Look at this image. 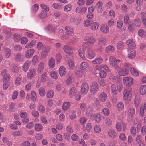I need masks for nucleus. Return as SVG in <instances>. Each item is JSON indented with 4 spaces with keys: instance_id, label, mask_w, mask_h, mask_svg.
Returning <instances> with one entry per match:
<instances>
[{
    "instance_id": "f257e3e1",
    "label": "nucleus",
    "mask_w": 146,
    "mask_h": 146,
    "mask_svg": "<svg viewBox=\"0 0 146 146\" xmlns=\"http://www.w3.org/2000/svg\"><path fill=\"white\" fill-rule=\"evenodd\" d=\"M132 94L131 89H124L123 94V99L126 102H129L130 100Z\"/></svg>"
},
{
    "instance_id": "f03ea898",
    "label": "nucleus",
    "mask_w": 146,
    "mask_h": 146,
    "mask_svg": "<svg viewBox=\"0 0 146 146\" xmlns=\"http://www.w3.org/2000/svg\"><path fill=\"white\" fill-rule=\"evenodd\" d=\"M123 82L124 85L128 87L131 86L133 83V78L130 77H124L123 79Z\"/></svg>"
},
{
    "instance_id": "7ed1b4c3",
    "label": "nucleus",
    "mask_w": 146,
    "mask_h": 146,
    "mask_svg": "<svg viewBox=\"0 0 146 146\" xmlns=\"http://www.w3.org/2000/svg\"><path fill=\"white\" fill-rule=\"evenodd\" d=\"M86 56L88 59H92L95 57L96 54L92 48H89L87 49L86 50Z\"/></svg>"
},
{
    "instance_id": "20e7f679",
    "label": "nucleus",
    "mask_w": 146,
    "mask_h": 146,
    "mask_svg": "<svg viewBox=\"0 0 146 146\" xmlns=\"http://www.w3.org/2000/svg\"><path fill=\"white\" fill-rule=\"evenodd\" d=\"M99 90V86L98 83L96 82H93L90 86V91L92 94H95Z\"/></svg>"
},
{
    "instance_id": "39448f33",
    "label": "nucleus",
    "mask_w": 146,
    "mask_h": 146,
    "mask_svg": "<svg viewBox=\"0 0 146 146\" xmlns=\"http://www.w3.org/2000/svg\"><path fill=\"white\" fill-rule=\"evenodd\" d=\"M89 86L86 83H83L81 86L80 92L83 95H86L88 91Z\"/></svg>"
},
{
    "instance_id": "423d86ee",
    "label": "nucleus",
    "mask_w": 146,
    "mask_h": 146,
    "mask_svg": "<svg viewBox=\"0 0 146 146\" xmlns=\"http://www.w3.org/2000/svg\"><path fill=\"white\" fill-rule=\"evenodd\" d=\"M110 64L112 66L117 69L119 67V66L116 62V59L113 56H111L109 58Z\"/></svg>"
},
{
    "instance_id": "0eeeda50",
    "label": "nucleus",
    "mask_w": 146,
    "mask_h": 146,
    "mask_svg": "<svg viewBox=\"0 0 146 146\" xmlns=\"http://www.w3.org/2000/svg\"><path fill=\"white\" fill-rule=\"evenodd\" d=\"M7 71L5 69H4L2 71L1 75L3 76V82H6L8 81L10 79V76L9 75L7 74Z\"/></svg>"
},
{
    "instance_id": "6e6552de",
    "label": "nucleus",
    "mask_w": 146,
    "mask_h": 146,
    "mask_svg": "<svg viewBox=\"0 0 146 146\" xmlns=\"http://www.w3.org/2000/svg\"><path fill=\"white\" fill-rule=\"evenodd\" d=\"M81 19L82 18L80 17H71L70 19V21L71 23L74 25H77L80 24Z\"/></svg>"
},
{
    "instance_id": "1a4fd4ad",
    "label": "nucleus",
    "mask_w": 146,
    "mask_h": 146,
    "mask_svg": "<svg viewBox=\"0 0 146 146\" xmlns=\"http://www.w3.org/2000/svg\"><path fill=\"white\" fill-rule=\"evenodd\" d=\"M84 40L87 43L91 44H94L96 41L95 38L91 36H86L84 38Z\"/></svg>"
},
{
    "instance_id": "9d476101",
    "label": "nucleus",
    "mask_w": 146,
    "mask_h": 146,
    "mask_svg": "<svg viewBox=\"0 0 146 146\" xmlns=\"http://www.w3.org/2000/svg\"><path fill=\"white\" fill-rule=\"evenodd\" d=\"M65 29L66 33L68 36H72L74 35L73 29L71 27L68 26H66Z\"/></svg>"
},
{
    "instance_id": "9b49d317",
    "label": "nucleus",
    "mask_w": 146,
    "mask_h": 146,
    "mask_svg": "<svg viewBox=\"0 0 146 146\" xmlns=\"http://www.w3.org/2000/svg\"><path fill=\"white\" fill-rule=\"evenodd\" d=\"M80 67L81 70L86 72L87 71L88 69L89 68V65L87 62H83L81 63Z\"/></svg>"
},
{
    "instance_id": "f8f14e48",
    "label": "nucleus",
    "mask_w": 146,
    "mask_h": 146,
    "mask_svg": "<svg viewBox=\"0 0 146 146\" xmlns=\"http://www.w3.org/2000/svg\"><path fill=\"white\" fill-rule=\"evenodd\" d=\"M35 52V50L33 48H30L27 50L25 52V57L29 59L31 57Z\"/></svg>"
},
{
    "instance_id": "ddd939ff",
    "label": "nucleus",
    "mask_w": 146,
    "mask_h": 146,
    "mask_svg": "<svg viewBox=\"0 0 146 146\" xmlns=\"http://www.w3.org/2000/svg\"><path fill=\"white\" fill-rule=\"evenodd\" d=\"M36 70L35 69L30 70L27 74V77L29 79H31L34 77L36 74Z\"/></svg>"
},
{
    "instance_id": "4468645a",
    "label": "nucleus",
    "mask_w": 146,
    "mask_h": 146,
    "mask_svg": "<svg viewBox=\"0 0 146 146\" xmlns=\"http://www.w3.org/2000/svg\"><path fill=\"white\" fill-rule=\"evenodd\" d=\"M101 115L99 113L96 114H92L91 115L90 118L92 120H95L96 122L99 123L100 121Z\"/></svg>"
},
{
    "instance_id": "2eb2a0df",
    "label": "nucleus",
    "mask_w": 146,
    "mask_h": 146,
    "mask_svg": "<svg viewBox=\"0 0 146 146\" xmlns=\"http://www.w3.org/2000/svg\"><path fill=\"white\" fill-rule=\"evenodd\" d=\"M87 8L86 7H77L75 9V12L77 13H79L81 14H84L86 11Z\"/></svg>"
},
{
    "instance_id": "dca6fc26",
    "label": "nucleus",
    "mask_w": 146,
    "mask_h": 146,
    "mask_svg": "<svg viewBox=\"0 0 146 146\" xmlns=\"http://www.w3.org/2000/svg\"><path fill=\"white\" fill-rule=\"evenodd\" d=\"M63 49L64 52L67 54L72 55L73 53L71 48L67 45H64Z\"/></svg>"
},
{
    "instance_id": "f3484780",
    "label": "nucleus",
    "mask_w": 146,
    "mask_h": 146,
    "mask_svg": "<svg viewBox=\"0 0 146 146\" xmlns=\"http://www.w3.org/2000/svg\"><path fill=\"white\" fill-rule=\"evenodd\" d=\"M128 57L129 58L133 59L135 58L136 56V52L135 51L132 49H129L128 50Z\"/></svg>"
},
{
    "instance_id": "a211bd4d",
    "label": "nucleus",
    "mask_w": 146,
    "mask_h": 146,
    "mask_svg": "<svg viewBox=\"0 0 146 146\" xmlns=\"http://www.w3.org/2000/svg\"><path fill=\"white\" fill-rule=\"evenodd\" d=\"M44 66V64L43 62H41L38 64L37 70L38 73L41 74L43 71Z\"/></svg>"
},
{
    "instance_id": "6ab92c4d",
    "label": "nucleus",
    "mask_w": 146,
    "mask_h": 146,
    "mask_svg": "<svg viewBox=\"0 0 146 146\" xmlns=\"http://www.w3.org/2000/svg\"><path fill=\"white\" fill-rule=\"evenodd\" d=\"M127 113L129 116L132 117L135 114V109L133 107L129 108L127 110Z\"/></svg>"
},
{
    "instance_id": "aec40b11",
    "label": "nucleus",
    "mask_w": 146,
    "mask_h": 146,
    "mask_svg": "<svg viewBox=\"0 0 146 146\" xmlns=\"http://www.w3.org/2000/svg\"><path fill=\"white\" fill-rule=\"evenodd\" d=\"M107 97V94L104 92H102L99 95L98 98L101 101L104 102L106 100Z\"/></svg>"
},
{
    "instance_id": "412c9836",
    "label": "nucleus",
    "mask_w": 146,
    "mask_h": 146,
    "mask_svg": "<svg viewBox=\"0 0 146 146\" xmlns=\"http://www.w3.org/2000/svg\"><path fill=\"white\" fill-rule=\"evenodd\" d=\"M66 69L63 66H61L59 69V73L60 75L61 76H64L66 73Z\"/></svg>"
},
{
    "instance_id": "4be33fe9",
    "label": "nucleus",
    "mask_w": 146,
    "mask_h": 146,
    "mask_svg": "<svg viewBox=\"0 0 146 146\" xmlns=\"http://www.w3.org/2000/svg\"><path fill=\"white\" fill-rule=\"evenodd\" d=\"M78 53L79 56L81 58L84 60L86 59V57L84 55L85 51L84 48H80L78 50Z\"/></svg>"
},
{
    "instance_id": "5701e85b",
    "label": "nucleus",
    "mask_w": 146,
    "mask_h": 146,
    "mask_svg": "<svg viewBox=\"0 0 146 146\" xmlns=\"http://www.w3.org/2000/svg\"><path fill=\"white\" fill-rule=\"evenodd\" d=\"M100 31L103 33H106L109 32V29L107 25H102L100 27Z\"/></svg>"
},
{
    "instance_id": "b1692460",
    "label": "nucleus",
    "mask_w": 146,
    "mask_h": 146,
    "mask_svg": "<svg viewBox=\"0 0 146 146\" xmlns=\"http://www.w3.org/2000/svg\"><path fill=\"white\" fill-rule=\"evenodd\" d=\"M115 48L113 46L110 45L107 46L105 48V51L107 53H112L114 52Z\"/></svg>"
},
{
    "instance_id": "393cba45",
    "label": "nucleus",
    "mask_w": 146,
    "mask_h": 146,
    "mask_svg": "<svg viewBox=\"0 0 146 146\" xmlns=\"http://www.w3.org/2000/svg\"><path fill=\"white\" fill-rule=\"evenodd\" d=\"M129 73V70L127 68L123 69L120 68L118 72L119 75L122 76H125L127 75Z\"/></svg>"
},
{
    "instance_id": "a878e982",
    "label": "nucleus",
    "mask_w": 146,
    "mask_h": 146,
    "mask_svg": "<svg viewBox=\"0 0 146 146\" xmlns=\"http://www.w3.org/2000/svg\"><path fill=\"white\" fill-rule=\"evenodd\" d=\"M126 43L129 49L133 48L135 46V43L133 42L132 40L130 39L127 40Z\"/></svg>"
},
{
    "instance_id": "bb28decb",
    "label": "nucleus",
    "mask_w": 146,
    "mask_h": 146,
    "mask_svg": "<svg viewBox=\"0 0 146 146\" xmlns=\"http://www.w3.org/2000/svg\"><path fill=\"white\" fill-rule=\"evenodd\" d=\"M39 57L37 55H34L33 58L31 61L32 64L34 66L36 65L39 61Z\"/></svg>"
},
{
    "instance_id": "cd10ccee",
    "label": "nucleus",
    "mask_w": 146,
    "mask_h": 146,
    "mask_svg": "<svg viewBox=\"0 0 146 146\" xmlns=\"http://www.w3.org/2000/svg\"><path fill=\"white\" fill-rule=\"evenodd\" d=\"M102 58L100 56L98 57L92 61V63L94 64H98L102 63L103 61Z\"/></svg>"
},
{
    "instance_id": "c85d7f7f",
    "label": "nucleus",
    "mask_w": 146,
    "mask_h": 146,
    "mask_svg": "<svg viewBox=\"0 0 146 146\" xmlns=\"http://www.w3.org/2000/svg\"><path fill=\"white\" fill-rule=\"evenodd\" d=\"M124 108V104L123 103L120 102L117 103L116 105V109L119 111L123 110Z\"/></svg>"
},
{
    "instance_id": "c756f323",
    "label": "nucleus",
    "mask_w": 146,
    "mask_h": 146,
    "mask_svg": "<svg viewBox=\"0 0 146 146\" xmlns=\"http://www.w3.org/2000/svg\"><path fill=\"white\" fill-rule=\"evenodd\" d=\"M30 64V62L27 60L24 63L23 67V70L25 72L27 71L29 68Z\"/></svg>"
},
{
    "instance_id": "7c9ffc66",
    "label": "nucleus",
    "mask_w": 146,
    "mask_h": 146,
    "mask_svg": "<svg viewBox=\"0 0 146 146\" xmlns=\"http://www.w3.org/2000/svg\"><path fill=\"white\" fill-rule=\"evenodd\" d=\"M109 136L111 137H115L117 135V134L115 131L113 129H110L108 133Z\"/></svg>"
},
{
    "instance_id": "2f4dec72",
    "label": "nucleus",
    "mask_w": 146,
    "mask_h": 146,
    "mask_svg": "<svg viewBox=\"0 0 146 146\" xmlns=\"http://www.w3.org/2000/svg\"><path fill=\"white\" fill-rule=\"evenodd\" d=\"M48 65L50 68H53L55 64V60L52 57H51L49 59L48 62Z\"/></svg>"
},
{
    "instance_id": "473e14b6",
    "label": "nucleus",
    "mask_w": 146,
    "mask_h": 146,
    "mask_svg": "<svg viewBox=\"0 0 146 146\" xmlns=\"http://www.w3.org/2000/svg\"><path fill=\"white\" fill-rule=\"evenodd\" d=\"M140 102V98L138 95H136L134 99V104L136 107L139 106Z\"/></svg>"
},
{
    "instance_id": "72a5a7b5",
    "label": "nucleus",
    "mask_w": 146,
    "mask_h": 146,
    "mask_svg": "<svg viewBox=\"0 0 146 146\" xmlns=\"http://www.w3.org/2000/svg\"><path fill=\"white\" fill-rule=\"evenodd\" d=\"M138 35L142 38L145 37L146 36V32L143 29H140L138 33Z\"/></svg>"
},
{
    "instance_id": "f704fd0d",
    "label": "nucleus",
    "mask_w": 146,
    "mask_h": 146,
    "mask_svg": "<svg viewBox=\"0 0 146 146\" xmlns=\"http://www.w3.org/2000/svg\"><path fill=\"white\" fill-rule=\"evenodd\" d=\"M68 65L71 70L73 69L75 66L74 61L71 59L69 60L68 62Z\"/></svg>"
},
{
    "instance_id": "c9c22d12",
    "label": "nucleus",
    "mask_w": 146,
    "mask_h": 146,
    "mask_svg": "<svg viewBox=\"0 0 146 146\" xmlns=\"http://www.w3.org/2000/svg\"><path fill=\"white\" fill-rule=\"evenodd\" d=\"M77 93V90L76 88L74 87H72L69 91V95L70 97H73Z\"/></svg>"
},
{
    "instance_id": "e433bc0d",
    "label": "nucleus",
    "mask_w": 146,
    "mask_h": 146,
    "mask_svg": "<svg viewBox=\"0 0 146 146\" xmlns=\"http://www.w3.org/2000/svg\"><path fill=\"white\" fill-rule=\"evenodd\" d=\"M56 27L54 25L49 24L46 28L47 30L51 32H54L55 31Z\"/></svg>"
},
{
    "instance_id": "4c0bfd02",
    "label": "nucleus",
    "mask_w": 146,
    "mask_h": 146,
    "mask_svg": "<svg viewBox=\"0 0 146 146\" xmlns=\"http://www.w3.org/2000/svg\"><path fill=\"white\" fill-rule=\"evenodd\" d=\"M31 100L33 102L36 101L37 99V96L36 92L34 91L31 92Z\"/></svg>"
},
{
    "instance_id": "58836bf2",
    "label": "nucleus",
    "mask_w": 146,
    "mask_h": 146,
    "mask_svg": "<svg viewBox=\"0 0 146 146\" xmlns=\"http://www.w3.org/2000/svg\"><path fill=\"white\" fill-rule=\"evenodd\" d=\"M36 43V41L35 40H32L30 42L28 43L25 46L26 48H29L32 47Z\"/></svg>"
},
{
    "instance_id": "ea45409f",
    "label": "nucleus",
    "mask_w": 146,
    "mask_h": 146,
    "mask_svg": "<svg viewBox=\"0 0 146 146\" xmlns=\"http://www.w3.org/2000/svg\"><path fill=\"white\" fill-rule=\"evenodd\" d=\"M99 26L98 23L97 22L93 23L90 26V29L93 31L96 30Z\"/></svg>"
},
{
    "instance_id": "a19ab883",
    "label": "nucleus",
    "mask_w": 146,
    "mask_h": 146,
    "mask_svg": "<svg viewBox=\"0 0 146 146\" xmlns=\"http://www.w3.org/2000/svg\"><path fill=\"white\" fill-rule=\"evenodd\" d=\"M140 94L142 95H143L146 93V85H143L141 86L140 89Z\"/></svg>"
},
{
    "instance_id": "79ce46f5",
    "label": "nucleus",
    "mask_w": 146,
    "mask_h": 146,
    "mask_svg": "<svg viewBox=\"0 0 146 146\" xmlns=\"http://www.w3.org/2000/svg\"><path fill=\"white\" fill-rule=\"evenodd\" d=\"M130 71L131 74L135 76H137L139 75L138 72L134 68H131L130 69Z\"/></svg>"
},
{
    "instance_id": "37998d69",
    "label": "nucleus",
    "mask_w": 146,
    "mask_h": 146,
    "mask_svg": "<svg viewBox=\"0 0 146 146\" xmlns=\"http://www.w3.org/2000/svg\"><path fill=\"white\" fill-rule=\"evenodd\" d=\"M39 94L41 96H44L46 94L45 89L42 87H40L38 90Z\"/></svg>"
},
{
    "instance_id": "c03bdc74",
    "label": "nucleus",
    "mask_w": 146,
    "mask_h": 146,
    "mask_svg": "<svg viewBox=\"0 0 146 146\" xmlns=\"http://www.w3.org/2000/svg\"><path fill=\"white\" fill-rule=\"evenodd\" d=\"M35 129L37 131H40L43 130V127L40 124H36L35 125Z\"/></svg>"
},
{
    "instance_id": "a18cd8bd",
    "label": "nucleus",
    "mask_w": 146,
    "mask_h": 146,
    "mask_svg": "<svg viewBox=\"0 0 146 146\" xmlns=\"http://www.w3.org/2000/svg\"><path fill=\"white\" fill-rule=\"evenodd\" d=\"M72 9V5L68 4L64 7V11L66 12L70 11Z\"/></svg>"
},
{
    "instance_id": "49530a36",
    "label": "nucleus",
    "mask_w": 146,
    "mask_h": 146,
    "mask_svg": "<svg viewBox=\"0 0 146 146\" xmlns=\"http://www.w3.org/2000/svg\"><path fill=\"white\" fill-rule=\"evenodd\" d=\"M73 82V78L72 76H70L68 77L66 81V84L68 85H70Z\"/></svg>"
},
{
    "instance_id": "de8ad7c7",
    "label": "nucleus",
    "mask_w": 146,
    "mask_h": 146,
    "mask_svg": "<svg viewBox=\"0 0 146 146\" xmlns=\"http://www.w3.org/2000/svg\"><path fill=\"white\" fill-rule=\"evenodd\" d=\"M70 103L69 102H66L63 104L62 106V110L64 111L67 110L70 107Z\"/></svg>"
},
{
    "instance_id": "09e8293b",
    "label": "nucleus",
    "mask_w": 146,
    "mask_h": 146,
    "mask_svg": "<svg viewBox=\"0 0 146 146\" xmlns=\"http://www.w3.org/2000/svg\"><path fill=\"white\" fill-rule=\"evenodd\" d=\"M57 73L54 70L52 71L50 73V75L52 78L55 79L58 78Z\"/></svg>"
},
{
    "instance_id": "8fccbe9b",
    "label": "nucleus",
    "mask_w": 146,
    "mask_h": 146,
    "mask_svg": "<svg viewBox=\"0 0 146 146\" xmlns=\"http://www.w3.org/2000/svg\"><path fill=\"white\" fill-rule=\"evenodd\" d=\"M11 66V70L13 72L17 73L18 72L19 68L16 65L13 64Z\"/></svg>"
},
{
    "instance_id": "3c124183",
    "label": "nucleus",
    "mask_w": 146,
    "mask_h": 146,
    "mask_svg": "<svg viewBox=\"0 0 146 146\" xmlns=\"http://www.w3.org/2000/svg\"><path fill=\"white\" fill-rule=\"evenodd\" d=\"M105 124L107 126H110L112 124L111 120L109 118H107L105 120Z\"/></svg>"
},
{
    "instance_id": "603ef678",
    "label": "nucleus",
    "mask_w": 146,
    "mask_h": 146,
    "mask_svg": "<svg viewBox=\"0 0 146 146\" xmlns=\"http://www.w3.org/2000/svg\"><path fill=\"white\" fill-rule=\"evenodd\" d=\"M85 72V71L82 70H81L80 71L76 70L75 71V74L78 77H80L83 76L84 72Z\"/></svg>"
},
{
    "instance_id": "864d4df0",
    "label": "nucleus",
    "mask_w": 146,
    "mask_h": 146,
    "mask_svg": "<svg viewBox=\"0 0 146 146\" xmlns=\"http://www.w3.org/2000/svg\"><path fill=\"white\" fill-rule=\"evenodd\" d=\"M99 75L100 78H105L107 76V74L106 72L103 70H101L99 72Z\"/></svg>"
},
{
    "instance_id": "5fc2aeb1",
    "label": "nucleus",
    "mask_w": 146,
    "mask_h": 146,
    "mask_svg": "<svg viewBox=\"0 0 146 146\" xmlns=\"http://www.w3.org/2000/svg\"><path fill=\"white\" fill-rule=\"evenodd\" d=\"M52 6L54 8L57 9H60L63 7L62 5L58 3H55L53 4Z\"/></svg>"
},
{
    "instance_id": "6e6d98bb",
    "label": "nucleus",
    "mask_w": 146,
    "mask_h": 146,
    "mask_svg": "<svg viewBox=\"0 0 146 146\" xmlns=\"http://www.w3.org/2000/svg\"><path fill=\"white\" fill-rule=\"evenodd\" d=\"M111 90L113 95H116L117 93V92L116 90V86L114 84H112L111 85Z\"/></svg>"
},
{
    "instance_id": "4d7b16f0",
    "label": "nucleus",
    "mask_w": 146,
    "mask_h": 146,
    "mask_svg": "<svg viewBox=\"0 0 146 146\" xmlns=\"http://www.w3.org/2000/svg\"><path fill=\"white\" fill-rule=\"evenodd\" d=\"M134 24L137 27L140 26L141 24V21L140 18H138L134 20Z\"/></svg>"
},
{
    "instance_id": "13d9d810",
    "label": "nucleus",
    "mask_w": 146,
    "mask_h": 146,
    "mask_svg": "<svg viewBox=\"0 0 146 146\" xmlns=\"http://www.w3.org/2000/svg\"><path fill=\"white\" fill-rule=\"evenodd\" d=\"M5 54L6 58H9L11 54V50L9 48H6L5 50Z\"/></svg>"
},
{
    "instance_id": "bf43d9fd",
    "label": "nucleus",
    "mask_w": 146,
    "mask_h": 146,
    "mask_svg": "<svg viewBox=\"0 0 146 146\" xmlns=\"http://www.w3.org/2000/svg\"><path fill=\"white\" fill-rule=\"evenodd\" d=\"M102 112L103 115L106 116L109 115L110 114V111L109 110L106 108H104L102 110Z\"/></svg>"
},
{
    "instance_id": "052dcab7",
    "label": "nucleus",
    "mask_w": 146,
    "mask_h": 146,
    "mask_svg": "<svg viewBox=\"0 0 146 146\" xmlns=\"http://www.w3.org/2000/svg\"><path fill=\"white\" fill-rule=\"evenodd\" d=\"M39 9V6L38 4H35L33 5L31 8V10L33 13L36 12Z\"/></svg>"
},
{
    "instance_id": "680f3d73",
    "label": "nucleus",
    "mask_w": 146,
    "mask_h": 146,
    "mask_svg": "<svg viewBox=\"0 0 146 146\" xmlns=\"http://www.w3.org/2000/svg\"><path fill=\"white\" fill-rule=\"evenodd\" d=\"M124 46V44L122 41H119L117 44V49L120 50H121L123 49Z\"/></svg>"
},
{
    "instance_id": "e2e57ef3",
    "label": "nucleus",
    "mask_w": 146,
    "mask_h": 146,
    "mask_svg": "<svg viewBox=\"0 0 146 146\" xmlns=\"http://www.w3.org/2000/svg\"><path fill=\"white\" fill-rule=\"evenodd\" d=\"M117 88L118 92H120L123 89V85L122 84L119 82H117Z\"/></svg>"
},
{
    "instance_id": "0e129e2a",
    "label": "nucleus",
    "mask_w": 146,
    "mask_h": 146,
    "mask_svg": "<svg viewBox=\"0 0 146 146\" xmlns=\"http://www.w3.org/2000/svg\"><path fill=\"white\" fill-rule=\"evenodd\" d=\"M47 15V12L45 11H43L39 15V17L42 19H43L46 17Z\"/></svg>"
},
{
    "instance_id": "69168bd1",
    "label": "nucleus",
    "mask_w": 146,
    "mask_h": 146,
    "mask_svg": "<svg viewBox=\"0 0 146 146\" xmlns=\"http://www.w3.org/2000/svg\"><path fill=\"white\" fill-rule=\"evenodd\" d=\"M48 50L46 49L43 50L41 54V56L42 58H46L48 55Z\"/></svg>"
},
{
    "instance_id": "338daca9",
    "label": "nucleus",
    "mask_w": 146,
    "mask_h": 146,
    "mask_svg": "<svg viewBox=\"0 0 146 146\" xmlns=\"http://www.w3.org/2000/svg\"><path fill=\"white\" fill-rule=\"evenodd\" d=\"M95 132L96 133H100L101 131V129L100 126L98 125L95 126L94 128Z\"/></svg>"
},
{
    "instance_id": "774afa93",
    "label": "nucleus",
    "mask_w": 146,
    "mask_h": 146,
    "mask_svg": "<svg viewBox=\"0 0 146 146\" xmlns=\"http://www.w3.org/2000/svg\"><path fill=\"white\" fill-rule=\"evenodd\" d=\"M98 82L100 85L102 87H104L106 85V83L104 80L100 78L98 79Z\"/></svg>"
}]
</instances>
